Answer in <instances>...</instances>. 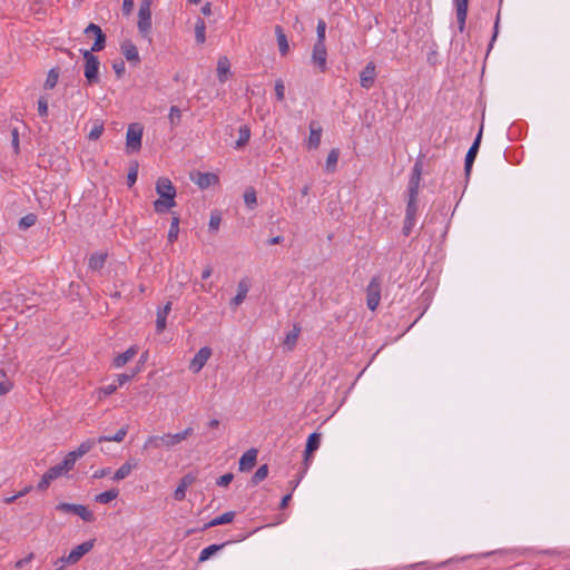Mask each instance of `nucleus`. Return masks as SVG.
Segmentation results:
<instances>
[{"instance_id":"f704fd0d","label":"nucleus","mask_w":570,"mask_h":570,"mask_svg":"<svg viewBox=\"0 0 570 570\" xmlns=\"http://www.w3.org/2000/svg\"><path fill=\"white\" fill-rule=\"evenodd\" d=\"M75 514L79 515L86 522H94L95 515L94 513L85 505L77 504Z\"/></svg>"},{"instance_id":"423d86ee","label":"nucleus","mask_w":570,"mask_h":570,"mask_svg":"<svg viewBox=\"0 0 570 570\" xmlns=\"http://www.w3.org/2000/svg\"><path fill=\"white\" fill-rule=\"evenodd\" d=\"M83 59H85V77L89 85L97 83L99 80L98 73H99V66L100 62L96 56L91 53V51L85 50L83 51Z\"/></svg>"},{"instance_id":"20e7f679","label":"nucleus","mask_w":570,"mask_h":570,"mask_svg":"<svg viewBox=\"0 0 570 570\" xmlns=\"http://www.w3.org/2000/svg\"><path fill=\"white\" fill-rule=\"evenodd\" d=\"M142 126L134 122L128 126L126 134V150L127 153H137L141 149Z\"/></svg>"},{"instance_id":"e433bc0d","label":"nucleus","mask_w":570,"mask_h":570,"mask_svg":"<svg viewBox=\"0 0 570 570\" xmlns=\"http://www.w3.org/2000/svg\"><path fill=\"white\" fill-rule=\"evenodd\" d=\"M169 124L173 128L177 127L181 121V111L177 106H171L168 115Z\"/></svg>"},{"instance_id":"37998d69","label":"nucleus","mask_w":570,"mask_h":570,"mask_svg":"<svg viewBox=\"0 0 570 570\" xmlns=\"http://www.w3.org/2000/svg\"><path fill=\"white\" fill-rule=\"evenodd\" d=\"M268 475V466L266 464H263L261 465L255 474L253 475L252 478V483L253 484H258L261 481L265 480Z\"/></svg>"},{"instance_id":"a878e982","label":"nucleus","mask_w":570,"mask_h":570,"mask_svg":"<svg viewBox=\"0 0 570 570\" xmlns=\"http://www.w3.org/2000/svg\"><path fill=\"white\" fill-rule=\"evenodd\" d=\"M98 442V439H88L83 441L76 450L71 451L75 453L77 459L82 458L85 454H87Z\"/></svg>"},{"instance_id":"bb28decb","label":"nucleus","mask_w":570,"mask_h":570,"mask_svg":"<svg viewBox=\"0 0 570 570\" xmlns=\"http://www.w3.org/2000/svg\"><path fill=\"white\" fill-rule=\"evenodd\" d=\"M179 222H180L179 216L176 213H173L170 228H169L168 236H167L168 242L171 243V244L174 242H176L177 238H178Z\"/></svg>"},{"instance_id":"7ed1b4c3","label":"nucleus","mask_w":570,"mask_h":570,"mask_svg":"<svg viewBox=\"0 0 570 570\" xmlns=\"http://www.w3.org/2000/svg\"><path fill=\"white\" fill-rule=\"evenodd\" d=\"M151 2L153 0H141L138 11V30L146 38L151 30Z\"/></svg>"},{"instance_id":"3c124183","label":"nucleus","mask_w":570,"mask_h":570,"mask_svg":"<svg viewBox=\"0 0 570 570\" xmlns=\"http://www.w3.org/2000/svg\"><path fill=\"white\" fill-rule=\"evenodd\" d=\"M275 95L277 100L283 101L285 97V87L283 80L278 79L275 82Z\"/></svg>"},{"instance_id":"a211bd4d","label":"nucleus","mask_w":570,"mask_h":570,"mask_svg":"<svg viewBox=\"0 0 570 570\" xmlns=\"http://www.w3.org/2000/svg\"><path fill=\"white\" fill-rule=\"evenodd\" d=\"M138 353L137 346H130L124 353L118 354L114 361L112 365L117 368L125 366L128 362H130Z\"/></svg>"},{"instance_id":"680f3d73","label":"nucleus","mask_w":570,"mask_h":570,"mask_svg":"<svg viewBox=\"0 0 570 570\" xmlns=\"http://www.w3.org/2000/svg\"><path fill=\"white\" fill-rule=\"evenodd\" d=\"M12 383L9 380H3L0 382V395H4L9 393L12 389Z\"/></svg>"},{"instance_id":"6e6552de","label":"nucleus","mask_w":570,"mask_h":570,"mask_svg":"<svg viewBox=\"0 0 570 570\" xmlns=\"http://www.w3.org/2000/svg\"><path fill=\"white\" fill-rule=\"evenodd\" d=\"M95 540L86 541L77 547H75L69 554L62 560L69 564L77 563L86 553L91 551L94 548Z\"/></svg>"},{"instance_id":"cd10ccee","label":"nucleus","mask_w":570,"mask_h":570,"mask_svg":"<svg viewBox=\"0 0 570 570\" xmlns=\"http://www.w3.org/2000/svg\"><path fill=\"white\" fill-rule=\"evenodd\" d=\"M299 333H301V327L298 325H294L293 330L286 334L285 340H284V345L288 350H293L295 347L298 336H299Z\"/></svg>"},{"instance_id":"dca6fc26","label":"nucleus","mask_w":570,"mask_h":570,"mask_svg":"<svg viewBox=\"0 0 570 570\" xmlns=\"http://www.w3.org/2000/svg\"><path fill=\"white\" fill-rule=\"evenodd\" d=\"M481 137H482V128L480 129V131H479L474 142L472 144V146L470 147V149L468 150V154L465 156L464 167H465L466 175L470 174L472 165H473V161H474V159L476 157V154H478V150H479V146H480V141H481Z\"/></svg>"},{"instance_id":"5701e85b","label":"nucleus","mask_w":570,"mask_h":570,"mask_svg":"<svg viewBox=\"0 0 570 570\" xmlns=\"http://www.w3.org/2000/svg\"><path fill=\"white\" fill-rule=\"evenodd\" d=\"M248 291H249L248 281L246 278L240 279L237 285V294L232 299L230 304L234 305L235 307L240 305L245 301Z\"/></svg>"},{"instance_id":"9b49d317","label":"nucleus","mask_w":570,"mask_h":570,"mask_svg":"<svg viewBox=\"0 0 570 570\" xmlns=\"http://www.w3.org/2000/svg\"><path fill=\"white\" fill-rule=\"evenodd\" d=\"M376 67L373 62H368L360 73V85L362 88L370 89L375 81Z\"/></svg>"},{"instance_id":"f8f14e48","label":"nucleus","mask_w":570,"mask_h":570,"mask_svg":"<svg viewBox=\"0 0 570 570\" xmlns=\"http://www.w3.org/2000/svg\"><path fill=\"white\" fill-rule=\"evenodd\" d=\"M309 128V136L307 140V148L308 149H317L321 144V137H322V127L316 120H312L308 125Z\"/></svg>"},{"instance_id":"393cba45","label":"nucleus","mask_w":570,"mask_h":570,"mask_svg":"<svg viewBox=\"0 0 570 570\" xmlns=\"http://www.w3.org/2000/svg\"><path fill=\"white\" fill-rule=\"evenodd\" d=\"M275 33L277 38L278 49L282 56H286L289 51V45L282 27L276 26Z\"/></svg>"},{"instance_id":"052dcab7","label":"nucleus","mask_w":570,"mask_h":570,"mask_svg":"<svg viewBox=\"0 0 570 570\" xmlns=\"http://www.w3.org/2000/svg\"><path fill=\"white\" fill-rule=\"evenodd\" d=\"M52 481H53L52 479H48V474H47V472H46V473L42 475V478H41L40 482H39V483H38V485H37L38 490H40V491L46 490V489L50 485V483H51Z\"/></svg>"},{"instance_id":"8fccbe9b","label":"nucleus","mask_w":570,"mask_h":570,"mask_svg":"<svg viewBox=\"0 0 570 570\" xmlns=\"http://www.w3.org/2000/svg\"><path fill=\"white\" fill-rule=\"evenodd\" d=\"M48 479L56 480L57 478L61 476L62 474H66V471L59 465L51 466L48 471Z\"/></svg>"},{"instance_id":"e2e57ef3","label":"nucleus","mask_w":570,"mask_h":570,"mask_svg":"<svg viewBox=\"0 0 570 570\" xmlns=\"http://www.w3.org/2000/svg\"><path fill=\"white\" fill-rule=\"evenodd\" d=\"M33 559V553H29L27 557L18 560L14 564L16 569H21L27 566Z\"/></svg>"},{"instance_id":"b1692460","label":"nucleus","mask_w":570,"mask_h":570,"mask_svg":"<svg viewBox=\"0 0 570 570\" xmlns=\"http://www.w3.org/2000/svg\"><path fill=\"white\" fill-rule=\"evenodd\" d=\"M137 466L135 462L131 460L126 461L114 474L112 480L114 481H121L126 479L131 471Z\"/></svg>"},{"instance_id":"473e14b6","label":"nucleus","mask_w":570,"mask_h":570,"mask_svg":"<svg viewBox=\"0 0 570 570\" xmlns=\"http://www.w3.org/2000/svg\"><path fill=\"white\" fill-rule=\"evenodd\" d=\"M127 433H128V426H122L112 436H100L98 439V442L99 443H102V442H118L119 443V442L124 441V439L126 438Z\"/></svg>"},{"instance_id":"de8ad7c7","label":"nucleus","mask_w":570,"mask_h":570,"mask_svg":"<svg viewBox=\"0 0 570 570\" xmlns=\"http://www.w3.org/2000/svg\"><path fill=\"white\" fill-rule=\"evenodd\" d=\"M117 389H118V385L116 383H112V384H109V385L98 389V391H97L98 399L102 400L104 397L115 393L117 391Z\"/></svg>"},{"instance_id":"79ce46f5","label":"nucleus","mask_w":570,"mask_h":570,"mask_svg":"<svg viewBox=\"0 0 570 570\" xmlns=\"http://www.w3.org/2000/svg\"><path fill=\"white\" fill-rule=\"evenodd\" d=\"M244 202L248 208H254L257 204L256 191L254 188H247L244 193Z\"/></svg>"},{"instance_id":"49530a36","label":"nucleus","mask_w":570,"mask_h":570,"mask_svg":"<svg viewBox=\"0 0 570 570\" xmlns=\"http://www.w3.org/2000/svg\"><path fill=\"white\" fill-rule=\"evenodd\" d=\"M36 222H37V216L35 214H28L19 220V227H20V229H27V228L33 226L36 224Z\"/></svg>"},{"instance_id":"09e8293b","label":"nucleus","mask_w":570,"mask_h":570,"mask_svg":"<svg viewBox=\"0 0 570 570\" xmlns=\"http://www.w3.org/2000/svg\"><path fill=\"white\" fill-rule=\"evenodd\" d=\"M317 40L316 43H325V33H326V22L322 19L317 22Z\"/></svg>"},{"instance_id":"5fc2aeb1","label":"nucleus","mask_w":570,"mask_h":570,"mask_svg":"<svg viewBox=\"0 0 570 570\" xmlns=\"http://www.w3.org/2000/svg\"><path fill=\"white\" fill-rule=\"evenodd\" d=\"M416 218H410L405 217L404 219V226H403V234L405 236H409L415 225Z\"/></svg>"},{"instance_id":"bf43d9fd","label":"nucleus","mask_w":570,"mask_h":570,"mask_svg":"<svg viewBox=\"0 0 570 570\" xmlns=\"http://www.w3.org/2000/svg\"><path fill=\"white\" fill-rule=\"evenodd\" d=\"M77 504L72 503H59L56 509L61 512H71L75 513Z\"/></svg>"},{"instance_id":"c85d7f7f","label":"nucleus","mask_w":570,"mask_h":570,"mask_svg":"<svg viewBox=\"0 0 570 570\" xmlns=\"http://www.w3.org/2000/svg\"><path fill=\"white\" fill-rule=\"evenodd\" d=\"M234 518H235V512L228 511V512H225L222 515L216 517L213 520H210L206 527L212 528V527H216V525H220V524H227V523L233 522Z\"/></svg>"},{"instance_id":"a18cd8bd","label":"nucleus","mask_w":570,"mask_h":570,"mask_svg":"<svg viewBox=\"0 0 570 570\" xmlns=\"http://www.w3.org/2000/svg\"><path fill=\"white\" fill-rule=\"evenodd\" d=\"M59 78V72L56 69H51L48 75L47 79L45 81V88L52 89L56 87Z\"/></svg>"},{"instance_id":"774afa93","label":"nucleus","mask_w":570,"mask_h":570,"mask_svg":"<svg viewBox=\"0 0 570 570\" xmlns=\"http://www.w3.org/2000/svg\"><path fill=\"white\" fill-rule=\"evenodd\" d=\"M114 70L116 75L120 78L125 72V63L122 61L114 63Z\"/></svg>"},{"instance_id":"0e129e2a","label":"nucleus","mask_w":570,"mask_h":570,"mask_svg":"<svg viewBox=\"0 0 570 570\" xmlns=\"http://www.w3.org/2000/svg\"><path fill=\"white\" fill-rule=\"evenodd\" d=\"M220 225V217L218 215H212L209 220V229L216 232Z\"/></svg>"},{"instance_id":"864d4df0","label":"nucleus","mask_w":570,"mask_h":570,"mask_svg":"<svg viewBox=\"0 0 570 570\" xmlns=\"http://www.w3.org/2000/svg\"><path fill=\"white\" fill-rule=\"evenodd\" d=\"M166 318L167 315L157 312L156 328L158 333H161L166 328Z\"/></svg>"},{"instance_id":"7c9ffc66","label":"nucleus","mask_w":570,"mask_h":570,"mask_svg":"<svg viewBox=\"0 0 570 570\" xmlns=\"http://www.w3.org/2000/svg\"><path fill=\"white\" fill-rule=\"evenodd\" d=\"M226 544H227V542L222 543V544H212V546L203 549L199 554L198 561L204 562V561L208 560L212 556H214L215 553L220 551Z\"/></svg>"},{"instance_id":"9d476101","label":"nucleus","mask_w":570,"mask_h":570,"mask_svg":"<svg viewBox=\"0 0 570 570\" xmlns=\"http://www.w3.org/2000/svg\"><path fill=\"white\" fill-rule=\"evenodd\" d=\"M86 35L94 33L95 35V42L91 47V51H100L105 48L106 43V36L102 32L101 28L96 23H89L87 28L85 29Z\"/></svg>"},{"instance_id":"c03bdc74","label":"nucleus","mask_w":570,"mask_h":570,"mask_svg":"<svg viewBox=\"0 0 570 570\" xmlns=\"http://www.w3.org/2000/svg\"><path fill=\"white\" fill-rule=\"evenodd\" d=\"M137 177H138V163L132 161L130 164L128 175H127V183H128L129 187H131L137 181Z\"/></svg>"},{"instance_id":"4468645a","label":"nucleus","mask_w":570,"mask_h":570,"mask_svg":"<svg viewBox=\"0 0 570 570\" xmlns=\"http://www.w3.org/2000/svg\"><path fill=\"white\" fill-rule=\"evenodd\" d=\"M257 450L256 449H249L246 451L239 459V471L247 472L252 470L257 461Z\"/></svg>"},{"instance_id":"1a4fd4ad","label":"nucleus","mask_w":570,"mask_h":570,"mask_svg":"<svg viewBox=\"0 0 570 570\" xmlns=\"http://www.w3.org/2000/svg\"><path fill=\"white\" fill-rule=\"evenodd\" d=\"M212 356V350L207 346L202 347L193 357L189 363V370L193 373H198L205 366L209 357Z\"/></svg>"},{"instance_id":"6e6d98bb","label":"nucleus","mask_w":570,"mask_h":570,"mask_svg":"<svg viewBox=\"0 0 570 570\" xmlns=\"http://www.w3.org/2000/svg\"><path fill=\"white\" fill-rule=\"evenodd\" d=\"M416 218H410L405 217L404 219V226H403V234L405 236H409L415 225Z\"/></svg>"},{"instance_id":"603ef678","label":"nucleus","mask_w":570,"mask_h":570,"mask_svg":"<svg viewBox=\"0 0 570 570\" xmlns=\"http://www.w3.org/2000/svg\"><path fill=\"white\" fill-rule=\"evenodd\" d=\"M136 374L137 371L132 372L131 374H118L116 379L118 387L131 381Z\"/></svg>"},{"instance_id":"aec40b11","label":"nucleus","mask_w":570,"mask_h":570,"mask_svg":"<svg viewBox=\"0 0 570 570\" xmlns=\"http://www.w3.org/2000/svg\"><path fill=\"white\" fill-rule=\"evenodd\" d=\"M321 444V434L320 433H312L306 442L305 453H304V461L307 464L309 462V459L312 454L320 448Z\"/></svg>"},{"instance_id":"a19ab883","label":"nucleus","mask_w":570,"mask_h":570,"mask_svg":"<svg viewBox=\"0 0 570 570\" xmlns=\"http://www.w3.org/2000/svg\"><path fill=\"white\" fill-rule=\"evenodd\" d=\"M104 129H105V128H104V122H102V121L97 120V121L94 124V126H92L91 130L89 131V134H88V138H89L90 140H97V139H99V138L101 137L102 132H104Z\"/></svg>"},{"instance_id":"c9c22d12","label":"nucleus","mask_w":570,"mask_h":570,"mask_svg":"<svg viewBox=\"0 0 570 570\" xmlns=\"http://www.w3.org/2000/svg\"><path fill=\"white\" fill-rule=\"evenodd\" d=\"M195 38L198 43H204L206 40V24L202 19H198L195 24Z\"/></svg>"},{"instance_id":"2f4dec72","label":"nucleus","mask_w":570,"mask_h":570,"mask_svg":"<svg viewBox=\"0 0 570 570\" xmlns=\"http://www.w3.org/2000/svg\"><path fill=\"white\" fill-rule=\"evenodd\" d=\"M119 494V491L117 489H111L108 491H105L102 493H99L95 497V501L101 504H107L115 500Z\"/></svg>"},{"instance_id":"39448f33","label":"nucleus","mask_w":570,"mask_h":570,"mask_svg":"<svg viewBox=\"0 0 570 570\" xmlns=\"http://www.w3.org/2000/svg\"><path fill=\"white\" fill-rule=\"evenodd\" d=\"M381 286L382 281L380 276H374L371 278L367 287H366V305L368 309L375 311L380 305L381 301Z\"/></svg>"},{"instance_id":"4c0bfd02","label":"nucleus","mask_w":570,"mask_h":570,"mask_svg":"<svg viewBox=\"0 0 570 570\" xmlns=\"http://www.w3.org/2000/svg\"><path fill=\"white\" fill-rule=\"evenodd\" d=\"M250 137V130L247 126H242L238 130V139L236 140V147L240 148L246 145Z\"/></svg>"},{"instance_id":"2eb2a0df","label":"nucleus","mask_w":570,"mask_h":570,"mask_svg":"<svg viewBox=\"0 0 570 570\" xmlns=\"http://www.w3.org/2000/svg\"><path fill=\"white\" fill-rule=\"evenodd\" d=\"M456 9V20L460 32L464 31L468 16L469 0H454Z\"/></svg>"},{"instance_id":"f3484780","label":"nucleus","mask_w":570,"mask_h":570,"mask_svg":"<svg viewBox=\"0 0 570 570\" xmlns=\"http://www.w3.org/2000/svg\"><path fill=\"white\" fill-rule=\"evenodd\" d=\"M422 174V164L420 161L415 163L412 175L409 181V194L419 195L420 181Z\"/></svg>"},{"instance_id":"6ab92c4d","label":"nucleus","mask_w":570,"mask_h":570,"mask_svg":"<svg viewBox=\"0 0 570 570\" xmlns=\"http://www.w3.org/2000/svg\"><path fill=\"white\" fill-rule=\"evenodd\" d=\"M218 181L219 178L214 173H197V178L195 179L196 185L202 189L217 185Z\"/></svg>"},{"instance_id":"13d9d810","label":"nucleus","mask_w":570,"mask_h":570,"mask_svg":"<svg viewBox=\"0 0 570 570\" xmlns=\"http://www.w3.org/2000/svg\"><path fill=\"white\" fill-rule=\"evenodd\" d=\"M234 479L232 473H226L217 479L216 484L219 487H227Z\"/></svg>"},{"instance_id":"ddd939ff","label":"nucleus","mask_w":570,"mask_h":570,"mask_svg":"<svg viewBox=\"0 0 570 570\" xmlns=\"http://www.w3.org/2000/svg\"><path fill=\"white\" fill-rule=\"evenodd\" d=\"M120 49H121V52L125 56L127 61H129L134 65H138L140 62V56H139L138 49L132 41H130V40L122 41L120 45Z\"/></svg>"},{"instance_id":"4d7b16f0","label":"nucleus","mask_w":570,"mask_h":570,"mask_svg":"<svg viewBox=\"0 0 570 570\" xmlns=\"http://www.w3.org/2000/svg\"><path fill=\"white\" fill-rule=\"evenodd\" d=\"M38 112L41 117H45L48 114V101L43 97L38 100Z\"/></svg>"},{"instance_id":"4be33fe9","label":"nucleus","mask_w":570,"mask_h":570,"mask_svg":"<svg viewBox=\"0 0 570 570\" xmlns=\"http://www.w3.org/2000/svg\"><path fill=\"white\" fill-rule=\"evenodd\" d=\"M230 75V62L226 56L219 57L217 61V77L220 82H225Z\"/></svg>"},{"instance_id":"69168bd1","label":"nucleus","mask_w":570,"mask_h":570,"mask_svg":"<svg viewBox=\"0 0 570 570\" xmlns=\"http://www.w3.org/2000/svg\"><path fill=\"white\" fill-rule=\"evenodd\" d=\"M134 9V0H124L122 11L124 14L129 16Z\"/></svg>"},{"instance_id":"f03ea898","label":"nucleus","mask_w":570,"mask_h":570,"mask_svg":"<svg viewBox=\"0 0 570 570\" xmlns=\"http://www.w3.org/2000/svg\"><path fill=\"white\" fill-rule=\"evenodd\" d=\"M194 429L191 426L186 428L181 432L177 433H164L163 435H150L144 443V450H159L167 449L171 450L179 445L187 438L193 435Z\"/></svg>"},{"instance_id":"412c9836","label":"nucleus","mask_w":570,"mask_h":570,"mask_svg":"<svg viewBox=\"0 0 570 570\" xmlns=\"http://www.w3.org/2000/svg\"><path fill=\"white\" fill-rule=\"evenodd\" d=\"M195 478L190 474L184 475L176 490L174 491V499L176 501H183L186 497V490L189 485L193 484Z\"/></svg>"},{"instance_id":"f257e3e1","label":"nucleus","mask_w":570,"mask_h":570,"mask_svg":"<svg viewBox=\"0 0 570 570\" xmlns=\"http://www.w3.org/2000/svg\"><path fill=\"white\" fill-rule=\"evenodd\" d=\"M156 193L158 194V199L154 202V210L157 214H164L176 206V187L173 185L171 180L167 177H159L156 181L155 186Z\"/></svg>"},{"instance_id":"ea45409f","label":"nucleus","mask_w":570,"mask_h":570,"mask_svg":"<svg viewBox=\"0 0 570 570\" xmlns=\"http://www.w3.org/2000/svg\"><path fill=\"white\" fill-rule=\"evenodd\" d=\"M77 460L75 453L69 452L59 465L68 473L73 469Z\"/></svg>"},{"instance_id":"0eeeda50","label":"nucleus","mask_w":570,"mask_h":570,"mask_svg":"<svg viewBox=\"0 0 570 570\" xmlns=\"http://www.w3.org/2000/svg\"><path fill=\"white\" fill-rule=\"evenodd\" d=\"M312 62L316 66L320 72L327 70V50L325 43H316L312 51Z\"/></svg>"},{"instance_id":"72a5a7b5","label":"nucleus","mask_w":570,"mask_h":570,"mask_svg":"<svg viewBox=\"0 0 570 570\" xmlns=\"http://www.w3.org/2000/svg\"><path fill=\"white\" fill-rule=\"evenodd\" d=\"M417 213V195L409 194L405 217L416 218Z\"/></svg>"},{"instance_id":"58836bf2","label":"nucleus","mask_w":570,"mask_h":570,"mask_svg":"<svg viewBox=\"0 0 570 570\" xmlns=\"http://www.w3.org/2000/svg\"><path fill=\"white\" fill-rule=\"evenodd\" d=\"M340 153L337 149H332L328 153L327 159H326V170L327 171H334L336 164L338 161Z\"/></svg>"},{"instance_id":"338daca9","label":"nucleus","mask_w":570,"mask_h":570,"mask_svg":"<svg viewBox=\"0 0 570 570\" xmlns=\"http://www.w3.org/2000/svg\"><path fill=\"white\" fill-rule=\"evenodd\" d=\"M11 135H12V146H13L16 153H18L19 151V132H18V129L14 128L11 131Z\"/></svg>"},{"instance_id":"c756f323","label":"nucleus","mask_w":570,"mask_h":570,"mask_svg":"<svg viewBox=\"0 0 570 570\" xmlns=\"http://www.w3.org/2000/svg\"><path fill=\"white\" fill-rule=\"evenodd\" d=\"M107 254L95 253L90 256L88 266L94 271L101 269L106 263Z\"/></svg>"}]
</instances>
